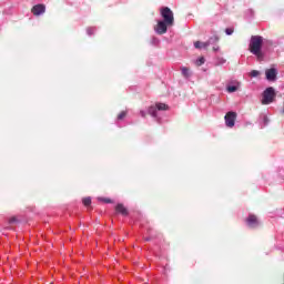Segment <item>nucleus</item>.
Masks as SVG:
<instances>
[{"instance_id": "nucleus-1", "label": "nucleus", "mask_w": 284, "mask_h": 284, "mask_svg": "<svg viewBox=\"0 0 284 284\" xmlns=\"http://www.w3.org/2000/svg\"><path fill=\"white\" fill-rule=\"evenodd\" d=\"M263 48V37L261 36H252L248 44V50L252 54L257 57V59L263 58V52L261 51Z\"/></svg>"}, {"instance_id": "nucleus-2", "label": "nucleus", "mask_w": 284, "mask_h": 284, "mask_svg": "<svg viewBox=\"0 0 284 284\" xmlns=\"http://www.w3.org/2000/svg\"><path fill=\"white\" fill-rule=\"evenodd\" d=\"M274 99H276V92L274 88L270 87L263 92L262 104L270 105V103H274Z\"/></svg>"}, {"instance_id": "nucleus-3", "label": "nucleus", "mask_w": 284, "mask_h": 284, "mask_svg": "<svg viewBox=\"0 0 284 284\" xmlns=\"http://www.w3.org/2000/svg\"><path fill=\"white\" fill-rule=\"evenodd\" d=\"M161 17L164 19L163 21L168 23L169 27L174 26V12L169 7H164L161 9Z\"/></svg>"}, {"instance_id": "nucleus-4", "label": "nucleus", "mask_w": 284, "mask_h": 284, "mask_svg": "<svg viewBox=\"0 0 284 284\" xmlns=\"http://www.w3.org/2000/svg\"><path fill=\"white\" fill-rule=\"evenodd\" d=\"M219 36H214L209 39L206 42L196 41L194 42V48L201 50V48H207L211 43H219Z\"/></svg>"}, {"instance_id": "nucleus-5", "label": "nucleus", "mask_w": 284, "mask_h": 284, "mask_svg": "<svg viewBox=\"0 0 284 284\" xmlns=\"http://www.w3.org/2000/svg\"><path fill=\"white\" fill-rule=\"evenodd\" d=\"M224 119L227 128H234L236 123V112L234 111L227 112Z\"/></svg>"}, {"instance_id": "nucleus-6", "label": "nucleus", "mask_w": 284, "mask_h": 284, "mask_svg": "<svg viewBox=\"0 0 284 284\" xmlns=\"http://www.w3.org/2000/svg\"><path fill=\"white\" fill-rule=\"evenodd\" d=\"M168 23L164 22L163 20H160L155 27V32L158 34H165L168 32Z\"/></svg>"}, {"instance_id": "nucleus-7", "label": "nucleus", "mask_w": 284, "mask_h": 284, "mask_svg": "<svg viewBox=\"0 0 284 284\" xmlns=\"http://www.w3.org/2000/svg\"><path fill=\"white\" fill-rule=\"evenodd\" d=\"M32 14L34 17H40V14H43L45 12V4H36L31 9Z\"/></svg>"}, {"instance_id": "nucleus-8", "label": "nucleus", "mask_w": 284, "mask_h": 284, "mask_svg": "<svg viewBox=\"0 0 284 284\" xmlns=\"http://www.w3.org/2000/svg\"><path fill=\"white\" fill-rule=\"evenodd\" d=\"M246 223L248 225V227H258V217H256V215H248V217L246 219Z\"/></svg>"}, {"instance_id": "nucleus-9", "label": "nucleus", "mask_w": 284, "mask_h": 284, "mask_svg": "<svg viewBox=\"0 0 284 284\" xmlns=\"http://www.w3.org/2000/svg\"><path fill=\"white\" fill-rule=\"evenodd\" d=\"M276 74H278V72L274 68L267 69L265 71V77L267 81H276Z\"/></svg>"}, {"instance_id": "nucleus-10", "label": "nucleus", "mask_w": 284, "mask_h": 284, "mask_svg": "<svg viewBox=\"0 0 284 284\" xmlns=\"http://www.w3.org/2000/svg\"><path fill=\"white\" fill-rule=\"evenodd\" d=\"M115 212L116 214H122V216H128L129 214L128 209L123 204H118L115 206Z\"/></svg>"}, {"instance_id": "nucleus-11", "label": "nucleus", "mask_w": 284, "mask_h": 284, "mask_svg": "<svg viewBox=\"0 0 284 284\" xmlns=\"http://www.w3.org/2000/svg\"><path fill=\"white\" fill-rule=\"evenodd\" d=\"M156 110H159L156 108V105L155 106L152 105V106L149 108L148 112H149V114H151V116H156Z\"/></svg>"}, {"instance_id": "nucleus-12", "label": "nucleus", "mask_w": 284, "mask_h": 284, "mask_svg": "<svg viewBox=\"0 0 284 284\" xmlns=\"http://www.w3.org/2000/svg\"><path fill=\"white\" fill-rule=\"evenodd\" d=\"M82 203H83V205H84L85 207H90V205H92V199H90V197H84V199L82 200Z\"/></svg>"}, {"instance_id": "nucleus-13", "label": "nucleus", "mask_w": 284, "mask_h": 284, "mask_svg": "<svg viewBox=\"0 0 284 284\" xmlns=\"http://www.w3.org/2000/svg\"><path fill=\"white\" fill-rule=\"evenodd\" d=\"M155 106L158 108V110L163 111V110H169L170 108L168 106V104L165 103H158L155 104Z\"/></svg>"}, {"instance_id": "nucleus-14", "label": "nucleus", "mask_w": 284, "mask_h": 284, "mask_svg": "<svg viewBox=\"0 0 284 284\" xmlns=\"http://www.w3.org/2000/svg\"><path fill=\"white\" fill-rule=\"evenodd\" d=\"M125 116H128V111H122L118 114V121H123Z\"/></svg>"}, {"instance_id": "nucleus-15", "label": "nucleus", "mask_w": 284, "mask_h": 284, "mask_svg": "<svg viewBox=\"0 0 284 284\" xmlns=\"http://www.w3.org/2000/svg\"><path fill=\"white\" fill-rule=\"evenodd\" d=\"M236 90H239V87H236V85H229L226 88V91L230 92V93L236 92Z\"/></svg>"}, {"instance_id": "nucleus-16", "label": "nucleus", "mask_w": 284, "mask_h": 284, "mask_svg": "<svg viewBox=\"0 0 284 284\" xmlns=\"http://www.w3.org/2000/svg\"><path fill=\"white\" fill-rule=\"evenodd\" d=\"M203 63H205V58H199V59L196 60V62H195V64H196L197 67L203 65Z\"/></svg>"}, {"instance_id": "nucleus-17", "label": "nucleus", "mask_w": 284, "mask_h": 284, "mask_svg": "<svg viewBox=\"0 0 284 284\" xmlns=\"http://www.w3.org/2000/svg\"><path fill=\"white\" fill-rule=\"evenodd\" d=\"M182 74H183L184 77H190V69L183 67V68H182Z\"/></svg>"}, {"instance_id": "nucleus-18", "label": "nucleus", "mask_w": 284, "mask_h": 284, "mask_svg": "<svg viewBox=\"0 0 284 284\" xmlns=\"http://www.w3.org/2000/svg\"><path fill=\"white\" fill-rule=\"evenodd\" d=\"M225 34H227L229 37L234 34V28H227L225 29Z\"/></svg>"}, {"instance_id": "nucleus-19", "label": "nucleus", "mask_w": 284, "mask_h": 284, "mask_svg": "<svg viewBox=\"0 0 284 284\" xmlns=\"http://www.w3.org/2000/svg\"><path fill=\"white\" fill-rule=\"evenodd\" d=\"M260 72L256 70L251 71L250 77L256 78L258 77Z\"/></svg>"}, {"instance_id": "nucleus-20", "label": "nucleus", "mask_w": 284, "mask_h": 284, "mask_svg": "<svg viewBox=\"0 0 284 284\" xmlns=\"http://www.w3.org/2000/svg\"><path fill=\"white\" fill-rule=\"evenodd\" d=\"M101 201H103L104 203H112V200L108 197H102Z\"/></svg>"}, {"instance_id": "nucleus-21", "label": "nucleus", "mask_w": 284, "mask_h": 284, "mask_svg": "<svg viewBox=\"0 0 284 284\" xmlns=\"http://www.w3.org/2000/svg\"><path fill=\"white\" fill-rule=\"evenodd\" d=\"M140 116H142V119H145V116H148V114L145 113V111H140Z\"/></svg>"}, {"instance_id": "nucleus-22", "label": "nucleus", "mask_w": 284, "mask_h": 284, "mask_svg": "<svg viewBox=\"0 0 284 284\" xmlns=\"http://www.w3.org/2000/svg\"><path fill=\"white\" fill-rule=\"evenodd\" d=\"M9 223H17V217H11V219L9 220Z\"/></svg>"}, {"instance_id": "nucleus-23", "label": "nucleus", "mask_w": 284, "mask_h": 284, "mask_svg": "<svg viewBox=\"0 0 284 284\" xmlns=\"http://www.w3.org/2000/svg\"><path fill=\"white\" fill-rule=\"evenodd\" d=\"M213 52H219V47H213Z\"/></svg>"}]
</instances>
